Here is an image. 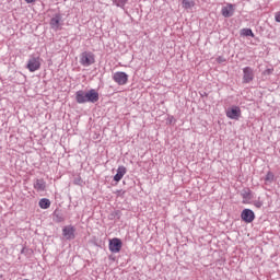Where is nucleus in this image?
Returning a JSON list of instances; mask_svg holds the SVG:
<instances>
[{"instance_id":"f257e3e1","label":"nucleus","mask_w":280,"mask_h":280,"mask_svg":"<svg viewBox=\"0 0 280 280\" xmlns=\"http://www.w3.org/2000/svg\"><path fill=\"white\" fill-rule=\"evenodd\" d=\"M75 102L77 104H86L88 102L95 104L100 102V93L95 89H91L88 92L80 90L75 93Z\"/></svg>"},{"instance_id":"f03ea898","label":"nucleus","mask_w":280,"mask_h":280,"mask_svg":"<svg viewBox=\"0 0 280 280\" xmlns=\"http://www.w3.org/2000/svg\"><path fill=\"white\" fill-rule=\"evenodd\" d=\"M80 65L82 67H91V65H95V55L91 51H84L80 57Z\"/></svg>"},{"instance_id":"7ed1b4c3","label":"nucleus","mask_w":280,"mask_h":280,"mask_svg":"<svg viewBox=\"0 0 280 280\" xmlns=\"http://www.w3.org/2000/svg\"><path fill=\"white\" fill-rule=\"evenodd\" d=\"M26 69H28L31 73H34V71H38V69H40V57H31L28 59Z\"/></svg>"},{"instance_id":"20e7f679","label":"nucleus","mask_w":280,"mask_h":280,"mask_svg":"<svg viewBox=\"0 0 280 280\" xmlns=\"http://www.w3.org/2000/svg\"><path fill=\"white\" fill-rule=\"evenodd\" d=\"M226 117H229V119H234L235 121H237L240 117H242V109L238 106H232L226 109Z\"/></svg>"},{"instance_id":"39448f33","label":"nucleus","mask_w":280,"mask_h":280,"mask_svg":"<svg viewBox=\"0 0 280 280\" xmlns=\"http://www.w3.org/2000/svg\"><path fill=\"white\" fill-rule=\"evenodd\" d=\"M253 80H255V72L253 71V68L245 67L243 69V82L248 84L249 82H253Z\"/></svg>"},{"instance_id":"423d86ee","label":"nucleus","mask_w":280,"mask_h":280,"mask_svg":"<svg viewBox=\"0 0 280 280\" xmlns=\"http://www.w3.org/2000/svg\"><path fill=\"white\" fill-rule=\"evenodd\" d=\"M113 80L116 82V84H119V86H124V84L128 83V75L126 72H115Z\"/></svg>"},{"instance_id":"0eeeda50","label":"nucleus","mask_w":280,"mask_h":280,"mask_svg":"<svg viewBox=\"0 0 280 280\" xmlns=\"http://www.w3.org/2000/svg\"><path fill=\"white\" fill-rule=\"evenodd\" d=\"M241 218L243 222H246L247 224H250L253 220H255V212L250 209H244L241 213Z\"/></svg>"},{"instance_id":"6e6552de","label":"nucleus","mask_w":280,"mask_h":280,"mask_svg":"<svg viewBox=\"0 0 280 280\" xmlns=\"http://www.w3.org/2000/svg\"><path fill=\"white\" fill-rule=\"evenodd\" d=\"M109 250L110 253H119L121 250V240L113 238L109 241Z\"/></svg>"},{"instance_id":"1a4fd4ad","label":"nucleus","mask_w":280,"mask_h":280,"mask_svg":"<svg viewBox=\"0 0 280 280\" xmlns=\"http://www.w3.org/2000/svg\"><path fill=\"white\" fill-rule=\"evenodd\" d=\"M222 16L225 19H231L233 14H235V9L233 8V4H228L226 7L222 8Z\"/></svg>"},{"instance_id":"9d476101","label":"nucleus","mask_w":280,"mask_h":280,"mask_svg":"<svg viewBox=\"0 0 280 280\" xmlns=\"http://www.w3.org/2000/svg\"><path fill=\"white\" fill-rule=\"evenodd\" d=\"M75 230L71 226H66L62 230V235L66 240H74L75 238Z\"/></svg>"},{"instance_id":"9b49d317","label":"nucleus","mask_w":280,"mask_h":280,"mask_svg":"<svg viewBox=\"0 0 280 280\" xmlns=\"http://www.w3.org/2000/svg\"><path fill=\"white\" fill-rule=\"evenodd\" d=\"M60 21H62V15L55 14V16L50 20V27L52 30H58V27H60Z\"/></svg>"},{"instance_id":"f8f14e48","label":"nucleus","mask_w":280,"mask_h":280,"mask_svg":"<svg viewBox=\"0 0 280 280\" xmlns=\"http://www.w3.org/2000/svg\"><path fill=\"white\" fill-rule=\"evenodd\" d=\"M126 172H127L126 166H119L117 168L116 175L114 176V180L116 183H119V180H121V178H124V176H126Z\"/></svg>"},{"instance_id":"ddd939ff","label":"nucleus","mask_w":280,"mask_h":280,"mask_svg":"<svg viewBox=\"0 0 280 280\" xmlns=\"http://www.w3.org/2000/svg\"><path fill=\"white\" fill-rule=\"evenodd\" d=\"M47 187V184L45 183V179H36L34 183V189H36V191H45Z\"/></svg>"},{"instance_id":"4468645a","label":"nucleus","mask_w":280,"mask_h":280,"mask_svg":"<svg viewBox=\"0 0 280 280\" xmlns=\"http://www.w3.org/2000/svg\"><path fill=\"white\" fill-rule=\"evenodd\" d=\"M182 5L185 10H191L196 5V2L194 0H183Z\"/></svg>"},{"instance_id":"2eb2a0df","label":"nucleus","mask_w":280,"mask_h":280,"mask_svg":"<svg viewBox=\"0 0 280 280\" xmlns=\"http://www.w3.org/2000/svg\"><path fill=\"white\" fill-rule=\"evenodd\" d=\"M39 207L40 209H49V207H51V201L47 198H43L39 200Z\"/></svg>"},{"instance_id":"dca6fc26","label":"nucleus","mask_w":280,"mask_h":280,"mask_svg":"<svg viewBox=\"0 0 280 280\" xmlns=\"http://www.w3.org/2000/svg\"><path fill=\"white\" fill-rule=\"evenodd\" d=\"M242 35L243 36H252V38H255V33H253V30H250V28H243Z\"/></svg>"},{"instance_id":"f3484780","label":"nucleus","mask_w":280,"mask_h":280,"mask_svg":"<svg viewBox=\"0 0 280 280\" xmlns=\"http://www.w3.org/2000/svg\"><path fill=\"white\" fill-rule=\"evenodd\" d=\"M113 3H115V5H117V8H124V5H126V3H128V0H113Z\"/></svg>"},{"instance_id":"a211bd4d","label":"nucleus","mask_w":280,"mask_h":280,"mask_svg":"<svg viewBox=\"0 0 280 280\" xmlns=\"http://www.w3.org/2000/svg\"><path fill=\"white\" fill-rule=\"evenodd\" d=\"M266 183H272V180H275V174H272L271 172H268L266 177H265Z\"/></svg>"},{"instance_id":"6ab92c4d","label":"nucleus","mask_w":280,"mask_h":280,"mask_svg":"<svg viewBox=\"0 0 280 280\" xmlns=\"http://www.w3.org/2000/svg\"><path fill=\"white\" fill-rule=\"evenodd\" d=\"M112 215H114L115 218H121V211H119V210H116V211H114L113 213H112Z\"/></svg>"},{"instance_id":"aec40b11","label":"nucleus","mask_w":280,"mask_h":280,"mask_svg":"<svg viewBox=\"0 0 280 280\" xmlns=\"http://www.w3.org/2000/svg\"><path fill=\"white\" fill-rule=\"evenodd\" d=\"M255 207H257V209H261V207H264V203L261 201H256Z\"/></svg>"},{"instance_id":"412c9836","label":"nucleus","mask_w":280,"mask_h":280,"mask_svg":"<svg viewBox=\"0 0 280 280\" xmlns=\"http://www.w3.org/2000/svg\"><path fill=\"white\" fill-rule=\"evenodd\" d=\"M275 19H276V22H277V23H280V12H277V13H276Z\"/></svg>"},{"instance_id":"4be33fe9","label":"nucleus","mask_w":280,"mask_h":280,"mask_svg":"<svg viewBox=\"0 0 280 280\" xmlns=\"http://www.w3.org/2000/svg\"><path fill=\"white\" fill-rule=\"evenodd\" d=\"M117 196H120L122 198L124 194H126L125 190H117L116 191Z\"/></svg>"},{"instance_id":"5701e85b","label":"nucleus","mask_w":280,"mask_h":280,"mask_svg":"<svg viewBox=\"0 0 280 280\" xmlns=\"http://www.w3.org/2000/svg\"><path fill=\"white\" fill-rule=\"evenodd\" d=\"M218 62H226V59L222 58V57H219L218 58Z\"/></svg>"},{"instance_id":"b1692460","label":"nucleus","mask_w":280,"mask_h":280,"mask_svg":"<svg viewBox=\"0 0 280 280\" xmlns=\"http://www.w3.org/2000/svg\"><path fill=\"white\" fill-rule=\"evenodd\" d=\"M265 73H267L268 75H270V73H272V70L267 69V70L265 71Z\"/></svg>"},{"instance_id":"393cba45","label":"nucleus","mask_w":280,"mask_h":280,"mask_svg":"<svg viewBox=\"0 0 280 280\" xmlns=\"http://www.w3.org/2000/svg\"><path fill=\"white\" fill-rule=\"evenodd\" d=\"M26 1V3H34V1H36V0H25Z\"/></svg>"},{"instance_id":"a878e982","label":"nucleus","mask_w":280,"mask_h":280,"mask_svg":"<svg viewBox=\"0 0 280 280\" xmlns=\"http://www.w3.org/2000/svg\"><path fill=\"white\" fill-rule=\"evenodd\" d=\"M78 183H79V179L75 180V184H77V185H78Z\"/></svg>"},{"instance_id":"bb28decb","label":"nucleus","mask_w":280,"mask_h":280,"mask_svg":"<svg viewBox=\"0 0 280 280\" xmlns=\"http://www.w3.org/2000/svg\"><path fill=\"white\" fill-rule=\"evenodd\" d=\"M78 183H79V179L75 180V184H77V185H78Z\"/></svg>"}]
</instances>
